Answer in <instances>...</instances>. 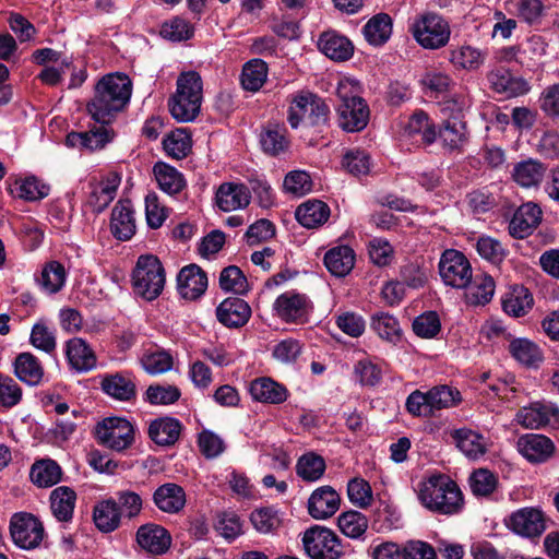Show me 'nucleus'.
<instances>
[{"mask_svg":"<svg viewBox=\"0 0 559 559\" xmlns=\"http://www.w3.org/2000/svg\"><path fill=\"white\" fill-rule=\"evenodd\" d=\"M131 93L132 83L129 76L122 73L107 74L95 85L87 111L94 121L109 124L129 103Z\"/></svg>","mask_w":559,"mask_h":559,"instance_id":"f257e3e1","label":"nucleus"},{"mask_svg":"<svg viewBox=\"0 0 559 559\" xmlns=\"http://www.w3.org/2000/svg\"><path fill=\"white\" fill-rule=\"evenodd\" d=\"M417 498L427 510L455 515L464 509V496L457 484L444 474H431L417 485Z\"/></svg>","mask_w":559,"mask_h":559,"instance_id":"f03ea898","label":"nucleus"},{"mask_svg":"<svg viewBox=\"0 0 559 559\" xmlns=\"http://www.w3.org/2000/svg\"><path fill=\"white\" fill-rule=\"evenodd\" d=\"M176 85V92L168 100L169 111L178 122H191L201 110L202 79L195 71L182 72L178 76Z\"/></svg>","mask_w":559,"mask_h":559,"instance_id":"7ed1b4c3","label":"nucleus"},{"mask_svg":"<svg viewBox=\"0 0 559 559\" xmlns=\"http://www.w3.org/2000/svg\"><path fill=\"white\" fill-rule=\"evenodd\" d=\"M408 32L420 47L429 50L447 46L451 37L449 21L433 11L416 14L408 25Z\"/></svg>","mask_w":559,"mask_h":559,"instance_id":"20e7f679","label":"nucleus"},{"mask_svg":"<svg viewBox=\"0 0 559 559\" xmlns=\"http://www.w3.org/2000/svg\"><path fill=\"white\" fill-rule=\"evenodd\" d=\"M165 270L156 255L142 254L132 272V284L136 295L147 301L155 300L165 286Z\"/></svg>","mask_w":559,"mask_h":559,"instance_id":"39448f33","label":"nucleus"},{"mask_svg":"<svg viewBox=\"0 0 559 559\" xmlns=\"http://www.w3.org/2000/svg\"><path fill=\"white\" fill-rule=\"evenodd\" d=\"M302 547L310 559H341L344 549L337 534L325 526L313 525L301 537Z\"/></svg>","mask_w":559,"mask_h":559,"instance_id":"423d86ee","label":"nucleus"},{"mask_svg":"<svg viewBox=\"0 0 559 559\" xmlns=\"http://www.w3.org/2000/svg\"><path fill=\"white\" fill-rule=\"evenodd\" d=\"M94 436L99 444L121 452L134 442L135 430L124 417H106L94 427Z\"/></svg>","mask_w":559,"mask_h":559,"instance_id":"0eeeda50","label":"nucleus"},{"mask_svg":"<svg viewBox=\"0 0 559 559\" xmlns=\"http://www.w3.org/2000/svg\"><path fill=\"white\" fill-rule=\"evenodd\" d=\"M329 114V107L317 95L310 92H300L296 94L290 103L288 110V122L296 129L301 120L308 118L311 124L325 122Z\"/></svg>","mask_w":559,"mask_h":559,"instance_id":"6e6552de","label":"nucleus"},{"mask_svg":"<svg viewBox=\"0 0 559 559\" xmlns=\"http://www.w3.org/2000/svg\"><path fill=\"white\" fill-rule=\"evenodd\" d=\"M439 274L447 286L463 289L471 283L473 271L462 252L448 249L440 258Z\"/></svg>","mask_w":559,"mask_h":559,"instance_id":"1a4fd4ad","label":"nucleus"},{"mask_svg":"<svg viewBox=\"0 0 559 559\" xmlns=\"http://www.w3.org/2000/svg\"><path fill=\"white\" fill-rule=\"evenodd\" d=\"M10 533L13 543L22 549L37 548L45 535L41 522L27 512H19L11 518Z\"/></svg>","mask_w":559,"mask_h":559,"instance_id":"9d476101","label":"nucleus"},{"mask_svg":"<svg viewBox=\"0 0 559 559\" xmlns=\"http://www.w3.org/2000/svg\"><path fill=\"white\" fill-rule=\"evenodd\" d=\"M121 183V176L116 171H109L91 183L87 204L95 213H100L114 201Z\"/></svg>","mask_w":559,"mask_h":559,"instance_id":"9b49d317","label":"nucleus"},{"mask_svg":"<svg viewBox=\"0 0 559 559\" xmlns=\"http://www.w3.org/2000/svg\"><path fill=\"white\" fill-rule=\"evenodd\" d=\"M515 421L526 429H539L546 425L559 426V408L554 404L533 403L522 407Z\"/></svg>","mask_w":559,"mask_h":559,"instance_id":"f8f14e48","label":"nucleus"},{"mask_svg":"<svg viewBox=\"0 0 559 559\" xmlns=\"http://www.w3.org/2000/svg\"><path fill=\"white\" fill-rule=\"evenodd\" d=\"M506 525L515 534L524 537H535L546 530L543 512L535 508H522L513 512L507 520Z\"/></svg>","mask_w":559,"mask_h":559,"instance_id":"ddd939ff","label":"nucleus"},{"mask_svg":"<svg viewBox=\"0 0 559 559\" xmlns=\"http://www.w3.org/2000/svg\"><path fill=\"white\" fill-rule=\"evenodd\" d=\"M519 453L528 462L538 464L548 461L555 453V443L538 433H525L516 441Z\"/></svg>","mask_w":559,"mask_h":559,"instance_id":"4468645a","label":"nucleus"},{"mask_svg":"<svg viewBox=\"0 0 559 559\" xmlns=\"http://www.w3.org/2000/svg\"><path fill=\"white\" fill-rule=\"evenodd\" d=\"M341 497L331 486H321L312 491L308 499L307 509L314 520H326L340 509Z\"/></svg>","mask_w":559,"mask_h":559,"instance_id":"2eb2a0df","label":"nucleus"},{"mask_svg":"<svg viewBox=\"0 0 559 559\" xmlns=\"http://www.w3.org/2000/svg\"><path fill=\"white\" fill-rule=\"evenodd\" d=\"M207 288V276L197 264L186 265L177 276L178 294L186 300L199 299Z\"/></svg>","mask_w":559,"mask_h":559,"instance_id":"dca6fc26","label":"nucleus"},{"mask_svg":"<svg viewBox=\"0 0 559 559\" xmlns=\"http://www.w3.org/2000/svg\"><path fill=\"white\" fill-rule=\"evenodd\" d=\"M310 308L308 298L294 292L280 295L274 302L277 316L286 322H304Z\"/></svg>","mask_w":559,"mask_h":559,"instance_id":"f3484780","label":"nucleus"},{"mask_svg":"<svg viewBox=\"0 0 559 559\" xmlns=\"http://www.w3.org/2000/svg\"><path fill=\"white\" fill-rule=\"evenodd\" d=\"M542 209L534 202L522 204L509 223V233L514 238L530 236L542 221Z\"/></svg>","mask_w":559,"mask_h":559,"instance_id":"a211bd4d","label":"nucleus"},{"mask_svg":"<svg viewBox=\"0 0 559 559\" xmlns=\"http://www.w3.org/2000/svg\"><path fill=\"white\" fill-rule=\"evenodd\" d=\"M64 353L70 367L79 373L88 372L96 368V355L87 342L81 337L67 341Z\"/></svg>","mask_w":559,"mask_h":559,"instance_id":"6ab92c4d","label":"nucleus"},{"mask_svg":"<svg viewBox=\"0 0 559 559\" xmlns=\"http://www.w3.org/2000/svg\"><path fill=\"white\" fill-rule=\"evenodd\" d=\"M370 117L369 106L366 100H357L352 104L337 105V122L346 132H359L364 130Z\"/></svg>","mask_w":559,"mask_h":559,"instance_id":"aec40b11","label":"nucleus"},{"mask_svg":"<svg viewBox=\"0 0 559 559\" xmlns=\"http://www.w3.org/2000/svg\"><path fill=\"white\" fill-rule=\"evenodd\" d=\"M139 546L154 555L165 554L171 545V536L163 526L154 523L141 525L136 532Z\"/></svg>","mask_w":559,"mask_h":559,"instance_id":"412c9836","label":"nucleus"},{"mask_svg":"<svg viewBox=\"0 0 559 559\" xmlns=\"http://www.w3.org/2000/svg\"><path fill=\"white\" fill-rule=\"evenodd\" d=\"M251 194L243 183L224 182L215 194V202L224 212L237 211L249 205Z\"/></svg>","mask_w":559,"mask_h":559,"instance_id":"4be33fe9","label":"nucleus"},{"mask_svg":"<svg viewBox=\"0 0 559 559\" xmlns=\"http://www.w3.org/2000/svg\"><path fill=\"white\" fill-rule=\"evenodd\" d=\"M251 316L250 306L240 298L229 297L224 299L216 308L217 320L227 328L245 325Z\"/></svg>","mask_w":559,"mask_h":559,"instance_id":"5701e85b","label":"nucleus"},{"mask_svg":"<svg viewBox=\"0 0 559 559\" xmlns=\"http://www.w3.org/2000/svg\"><path fill=\"white\" fill-rule=\"evenodd\" d=\"M135 218L132 204L129 200H120L111 212L110 230L122 241L129 240L135 234Z\"/></svg>","mask_w":559,"mask_h":559,"instance_id":"b1692460","label":"nucleus"},{"mask_svg":"<svg viewBox=\"0 0 559 559\" xmlns=\"http://www.w3.org/2000/svg\"><path fill=\"white\" fill-rule=\"evenodd\" d=\"M403 136L419 142L431 144L437 140V130L428 115L423 110L415 111L403 124Z\"/></svg>","mask_w":559,"mask_h":559,"instance_id":"393cba45","label":"nucleus"},{"mask_svg":"<svg viewBox=\"0 0 559 559\" xmlns=\"http://www.w3.org/2000/svg\"><path fill=\"white\" fill-rule=\"evenodd\" d=\"M488 80L495 92L506 97H518L530 91L526 80L514 76L509 70L500 68L488 74Z\"/></svg>","mask_w":559,"mask_h":559,"instance_id":"a878e982","label":"nucleus"},{"mask_svg":"<svg viewBox=\"0 0 559 559\" xmlns=\"http://www.w3.org/2000/svg\"><path fill=\"white\" fill-rule=\"evenodd\" d=\"M546 170V166L539 160L527 158L513 165L511 178L521 188H538L545 178Z\"/></svg>","mask_w":559,"mask_h":559,"instance_id":"bb28decb","label":"nucleus"},{"mask_svg":"<svg viewBox=\"0 0 559 559\" xmlns=\"http://www.w3.org/2000/svg\"><path fill=\"white\" fill-rule=\"evenodd\" d=\"M100 388L108 396L122 402L132 400L136 394V386L131 374L123 372L103 376Z\"/></svg>","mask_w":559,"mask_h":559,"instance_id":"cd10ccee","label":"nucleus"},{"mask_svg":"<svg viewBox=\"0 0 559 559\" xmlns=\"http://www.w3.org/2000/svg\"><path fill=\"white\" fill-rule=\"evenodd\" d=\"M355 261V251L347 245L335 246L324 254V265L336 277H344L349 274Z\"/></svg>","mask_w":559,"mask_h":559,"instance_id":"c85d7f7f","label":"nucleus"},{"mask_svg":"<svg viewBox=\"0 0 559 559\" xmlns=\"http://www.w3.org/2000/svg\"><path fill=\"white\" fill-rule=\"evenodd\" d=\"M318 47L328 58L335 61L348 60L354 53L352 41L334 31L323 33L319 38Z\"/></svg>","mask_w":559,"mask_h":559,"instance_id":"c756f323","label":"nucleus"},{"mask_svg":"<svg viewBox=\"0 0 559 559\" xmlns=\"http://www.w3.org/2000/svg\"><path fill=\"white\" fill-rule=\"evenodd\" d=\"M331 215L329 205L320 200L312 199L301 203L296 209V219L306 228H318L324 225Z\"/></svg>","mask_w":559,"mask_h":559,"instance_id":"7c9ffc66","label":"nucleus"},{"mask_svg":"<svg viewBox=\"0 0 559 559\" xmlns=\"http://www.w3.org/2000/svg\"><path fill=\"white\" fill-rule=\"evenodd\" d=\"M250 394L254 401L267 404H281L288 397L287 389L271 378H259L250 383Z\"/></svg>","mask_w":559,"mask_h":559,"instance_id":"2f4dec72","label":"nucleus"},{"mask_svg":"<svg viewBox=\"0 0 559 559\" xmlns=\"http://www.w3.org/2000/svg\"><path fill=\"white\" fill-rule=\"evenodd\" d=\"M16 378L29 386H37L44 378V367L31 353H21L13 362Z\"/></svg>","mask_w":559,"mask_h":559,"instance_id":"473e14b6","label":"nucleus"},{"mask_svg":"<svg viewBox=\"0 0 559 559\" xmlns=\"http://www.w3.org/2000/svg\"><path fill=\"white\" fill-rule=\"evenodd\" d=\"M156 507L166 513H177L186 504L185 490L177 484L167 483L159 486L153 496Z\"/></svg>","mask_w":559,"mask_h":559,"instance_id":"72a5a7b5","label":"nucleus"},{"mask_svg":"<svg viewBox=\"0 0 559 559\" xmlns=\"http://www.w3.org/2000/svg\"><path fill=\"white\" fill-rule=\"evenodd\" d=\"M452 438L460 451L468 459L476 460L487 451L486 439L475 430L468 428L456 429L452 432Z\"/></svg>","mask_w":559,"mask_h":559,"instance_id":"f704fd0d","label":"nucleus"},{"mask_svg":"<svg viewBox=\"0 0 559 559\" xmlns=\"http://www.w3.org/2000/svg\"><path fill=\"white\" fill-rule=\"evenodd\" d=\"M75 502L76 493L68 486L57 487L50 493L51 512L60 522H69L72 520Z\"/></svg>","mask_w":559,"mask_h":559,"instance_id":"c9c22d12","label":"nucleus"},{"mask_svg":"<svg viewBox=\"0 0 559 559\" xmlns=\"http://www.w3.org/2000/svg\"><path fill=\"white\" fill-rule=\"evenodd\" d=\"M371 330L382 340L397 344L402 340V328L399 320L389 312H377L370 319Z\"/></svg>","mask_w":559,"mask_h":559,"instance_id":"e433bc0d","label":"nucleus"},{"mask_svg":"<svg viewBox=\"0 0 559 559\" xmlns=\"http://www.w3.org/2000/svg\"><path fill=\"white\" fill-rule=\"evenodd\" d=\"M93 520L96 527L104 533H110L117 530L121 520V512L117 501L107 499L97 503L94 507Z\"/></svg>","mask_w":559,"mask_h":559,"instance_id":"4c0bfd02","label":"nucleus"},{"mask_svg":"<svg viewBox=\"0 0 559 559\" xmlns=\"http://www.w3.org/2000/svg\"><path fill=\"white\" fill-rule=\"evenodd\" d=\"M534 300L530 290L524 286H513L502 299V308L512 317H522L533 307Z\"/></svg>","mask_w":559,"mask_h":559,"instance_id":"58836bf2","label":"nucleus"},{"mask_svg":"<svg viewBox=\"0 0 559 559\" xmlns=\"http://www.w3.org/2000/svg\"><path fill=\"white\" fill-rule=\"evenodd\" d=\"M181 432V424L173 417H162L151 423L148 433L151 439L159 445L174 444Z\"/></svg>","mask_w":559,"mask_h":559,"instance_id":"ea45409f","label":"nucleus"},{"mask_svg":"<svg viewBox=\"0 0 559 559\" xmlns=\"http://www.w3.org/2000/svg\"><path fill=\"white\" fill-rule=\"evenodd\" d=\"M392 19L386 13H378L364 26L365 39L372 46H381L389 40L392 34Z\"/></svg>","mask_w":559,"mask_h":559,"instance_id":"a19ab883","label":"nucleus"},{"mask_svg":"<svg viewBox=\"0 0 559 559\" xmlns=\"http://www.w3.org/2000/svg\"><path fill=\"white\" fill-rule=\"evenodd\" d=\"M466 124L459 117L444 118L443 123L437 131L444 147L450 150L460 148L466 142Z\"/></svg>","mask_w":559,"mask_h":559,"instance_id":"79ce46f5","label":"nucleus"},{"mask_svg":"<svg viewBox=\"0 0 559 559\" xmlns=\"http://www.w3.org/2000/svg\"><path fill=\"white\" fill-rule=\"evenodd\" d=\"M465 289L466 302L473 306L486 305L495 293V282L488 275L472 276L471 283Z\"/></svg>","mask_w":559,"mask_h":559,"instance_id":"37998d69","label":"nucleus"},{"mask_svg":"<svg viewBox=\"0 0 559 559\" xmlns=\"http://www.w3.org/2000/svg\"><path fill=\"white\" fill-rule=\"evenodd\" d=\"M269 68L262 59H251L242 67L241 86L249 92H258L266 82Z\"/></svg>","mask_w":559,"mask_h":559,"instance_id":"c03bdc74","label":"nucleus"},{"mask_svg":"<svg viewBox=\"0 0 559 559\" xmlns=\"http://www.w3.org/2000/svg\"><path fill=\"white\" fill-rule=\"evenodd\" d=\"M486 56V51L479 48L463 45L451 50L450 61L459 69L474 71L483 66Z\"/></svg>","mask_w":559,"mask_h":559,"instance_id":"a18cd8bd","label":"nucleus"},{"mask_svg":"<svg viewBox=\"0 0 559 559\" xmlns=\"http://www.w3.org/2000/svg\"><path fill=\"white\" fill-rule=\"evenodd\" d=\"M153 171L158 187L167 194H177L186 186L183 176L175 167L165 163L155 164Z\"/></svg>","mask_w":559,"mask_h":559,"instance_id":"49530a36","label":"nucleus"},{"mask_svg":"<svg viewBox=\"0 0 559 559\" xmlns=\"http://www.w3.org/2000/svg\"><path fill=\"white\" fill-rule=\"evenodd\" d=\"M262 150L273 156L285 152L289 146L286 128L280 124H269L260 135Z\"/></svg>","mask_w":559,"mask_h":559,"instance_id":"de8ad7c7","label":"nucleus"},{"mask_svg":"<svg viewBox=\"0 0 559 559\" xmlns=\"http://www.w3.org/2000/svg\"><path fill=\"white\" fill-rule=\"evenodd\" d=\"M509 350L516 361L527 367H537L543 360L539 347L527 338L511 341Z\"/></svg>","mask_w":559,"mask_h":559,"instance_id":"09e8293b","label":"nucleus"},{"mask_svg":"<svg viewBox=\"0 0 559 559\" xmlns=\"http://www.w3.org/2000/svg\"><path fill=\"white\" fill-rule=\"evenodd\" d=\"M61 468L52 460H40L31 468V479L38 487H51L61 479Z\"/></svg>","mask_w":559,"mask_h":559,"instance_id":"8fccbe9b","label":"nucleus"},{"mask_svg":"<svg viewBox=\"0 0 559 559\" xmlns=\"http://www.w3.org/2000/svg\"><path fill=\"white\" fill-rule=\"evenodd\" d=\"M50 188L34 176L16 180L11 193L26 201H38L49 194Z\"/></svg>","mask_w":559,"mask_h":559,"instance_id":"3c124183","label":"nucleus"},{"mask_svg":"<svg viewBox=\"0 0 559 559\" xmlns=\"http://www.w3.org/2000/svg\"><path fill=\"white\" fill-rule=\"evenodd\" d=\"M163 146L167 155L176 159H181L191 151V134L187 128H178L166 135L163 141Z\"/></svg>","mask_w":559,"mask_h":559,"instance_id":"603ef678","label":"nucleus"},{"mask_svg":"<svg viewBox=\"0 0 559 559\" xmlns=\"http://www.w3.org/2000/svg\"><path fill=\"white\" fill-rule=\"evenodd\" d=\"M337 527L346 537L360 539L368 528V519L361 512L346 511L338 515Z\"/></svg>","mask_w":559,"mask_h":559,"instance_id":"864d4df0","label":"nucleus"},{"mask_svg":"<svg viewBox=\"0 0 559 559\" xmlns=\"http://www.w3.org/2000/svg\"><path fill=\"white\" fill-rule=\"evenodd\" d=\"M66 280L64 266L58 261H51L44 266L39 284L46 293L56 294L64 286Z\"/></svg>","mask_w":559,"mask_h":559,"instance_id":"5fc2aeb1","label":"nucleus"},{"mask_svg":"<svg viewBox=\"0 0 559 559\" xmlns=\"http://www.w3.org/2000/svg\"><path fill=\"white\" fill-rule=\"evenodd\" d=\"M325 467L324 460L320 455L310 452L299 457L296 472L306 481H317L323 476Z\"/></svg>","mask_w":559,"mask_h":559,"instance_id":"6e6d98bb","label":"nucleus"},{"mask_svg":"<svg viewBox=\"0 0 559 559\" xmlns=\"http://www.w3.org/2000/svg\"><path fill=\"white\" fill-rule=\"evenodd\" d=\"M432 412L455 406L461 401V394L449 385L433 386L426 392Z\"/></svg>","mask_w":559,"mask_h":559,"instance_id":"4d7b16f0","label":"nucleus"},{"mask_svg":"<svg viewBox=\"0 0 559 559\" xmlns=\"http://www.w3.org/2000/svg\"><path fill=\"white\" fill-rule=\"evenodd\" d=\"M253 527L262 534H269L276 531L282 524V518L274 508H260L250 515Z\"/></svg>","mask_w":559,"mask_h":559,"instance_id":"13d9d810","label":"nucleus"},{"mask_svg":"<svg viewBox=\"0 0 559 559\" xmlns=\"http://www.w3.org/2000/svg\"><path fill=\"white\" fill-rule=\"evenodd\" d=\"M142 368L150 374L167 372L173 367V357L164 350H146L140 359Z\"/></svg>","mask_w":559,"mask_h":559,"instance_id":"bf43d9fd","label":"nucleus"},{"mask_svg":"<svg viewBox=\"0 0 559 559\" xmlns=\"http://www.w3.org/2000/svg\"><path fill=\"white\" fill-rule=\"evenodd\" d=\"M219 286L223 290L233 292L235 294H246L249 284L242 271L235 265L225 267L219 275Z\"/></svg>","mask_w":559,"mask_h":559,"instance_id":"052dcab7","label":"nucleus"},{"mask_svg":"<svg viewBox=\"0 0 559 559\" xmlns=\"http://www.w3.org/2000/svg\"><path fill=\"white\" fill-rule=\"evenodd\" d=\"M497 476L486 468H479L469 476L471 490L478 497H487L491 495L497 488Z\"/></svg>","mask_w":559,"mask_h":559,"instance_id":"680f3d73","label":"nucleus"},{"mask_svg":"<svg viewBox=\"0 0 559 559\" xmlns=\"http://www.w3.org/2000/svg\"><path fill=\"white\" fill-rule=\"evenodd\" d=\"M193 32V26L179 16L166 21L160 28V35L171 41L188 40L192 37Z\"/></svg>","mask_w":559,"mask_h":559,"instance_id":"e2e57ef3","label":"nucleus"},{"mask_svg":"<svg viewBox=\"0 0 559 559\" xmlns=\"http://www.w3.org/2000/svg\"><path fill=\"white\" fill-rule=\"evenodd\" d=\"M29 342L35 348L47 354L52 353L57 346L55 331L43 321L33 325Z\"/></svg>","mask_w":559,"mask_h":559,"instance_id":"0e129e2a","label":"nucleus"},{"mask_svg":"<svg viewBox=\"0 0 559 559\" xmlns=\"http://www.w3.org/2000/svg\"><path fill=\"white\" fill-rule=\"evenodd\" d=\"M342 166L353 176L368 175L371 167L370 156L361 150H350L343 156Z\"/></svg>","mask_w":559,"mask_h":559,"instance_id":"69168bd1","label":"nucleus"},{"mask_svg":"<svg viewBox=\"0 0 559 559\" xmlns=\"http://www.w3.org/2000/svg\"><path fill=\"white\" fill-rule=\"evenodd\" d=\"M145 394L147 401L153 405H170L181 396L180 390L171 384L150 385Z\"/></svg>","mask_w":559,"mask_h":559,"instance_id":"338daca9","label":"nucleus"},{"mask_svg":"<svg viewBox=\"0 0 559 559\" xmlns=\"http://www.w3.org/2000/svg\"><path fill=\"white\" fill-rule=\"evenodd\" d=\"M347 495L349 501L361 509L368 508L372 503V490L368 481L362 478H354L347 485Z\"/></svg>","mask_w":559,"mask_h":559,"instance_id":"774afa93","label":"nucleus"}]
</instances>
